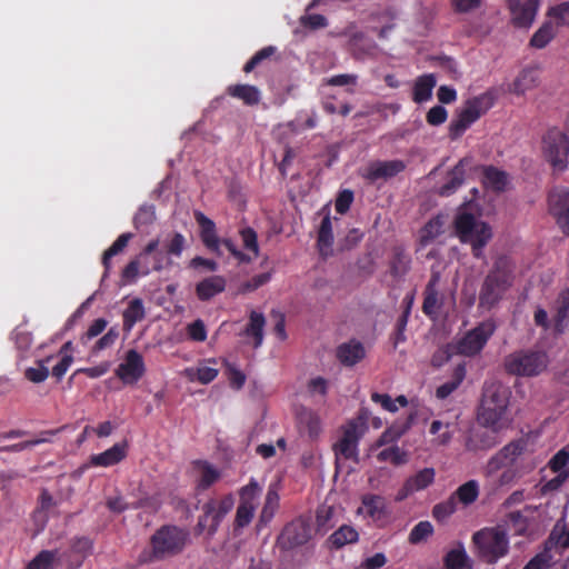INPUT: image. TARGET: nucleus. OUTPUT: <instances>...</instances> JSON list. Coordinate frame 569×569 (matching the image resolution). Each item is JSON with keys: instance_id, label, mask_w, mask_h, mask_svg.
I'll return each mask as SVG.
<instances>
[{"instance_id": "nucleus-17", "label": "nucleus", "mask_w": 569, "mask_h": 569, "mask_svg": "<svg viewBox=\"0 0 569 569\" xmlns=\"http://www.w3.org/2000/svg\"><path fill=\"white\" fill-rule=\"evenodd\" d=\"M539 2L540 0H507L512 24L517 28H529L537 14Z\"/></svg>"}, {"instance_id": "nucleus-14", "label": "nucleus", "mask_w": 569, "mask_h": 569, "mask_svg": "<svg viewBox=\"0 0 569 569\" xmlns=\"http://www.w3.org/2000/svg\"><path fill=\"white\" fill-rule=\"evenodd\" d=\"M159 243V239L150 240L142 251L123 268L121 272L123 283H133L139 276H148L151 272L149 257Z\"/></svg>"}, {"instance_id": "nucleus-11", "label": "nucleus", "mask_w": 569, "mask_h": 569, "mask_svg": "<svg viewBox=\"0 0 569 569\" xmlns=\"http://www.w3.org/2000/svg\"><path fill=\"white\" fill-rule=\"evenodd\" d=\"M234 498L231 493L223 496L220 500H209L202 506L203 515L199 517L197 528L199 532L208 531L209 536H213L222 519L232 510Z\"/></svg>"}, {"instance_id": "nucleus-35", "label": "nucleus", "mask_w": 569, "mask_h": 569, "mask_svg": "<svg viewBox=\"0 0 569 569\" xmlns=\"http://www.w3.org/2000/svg\"><path fill=\"white\" fill-rule=\"evenodd\" d=\"M194 467L200 470L199 488L208 489L220 478V471L204 460L194 461Z\"/></svg>"}, {"instance_id": "nucleus-21", "label": "nucleus", "mask_w": 569, "mask_h": 569, "mask_svg": "<svg viewBox=\"0 0 569 569\" xmlns=\"http://www.w3.org/2000/svg\"><path fill=\"white\" fill-rule=\"evenodd\" d=\"M128 455L127 441L114 443L111 448L90 456L89 463L93 467H112L121 462Z\"/></svg>"}, {"instance_id": "nucleus-64", "label": "nucleus", "mask_w": 569, "mask_h": 569, "mask_svg": "<svg viewBox=\"0 0 569 569\" xmlns=\"http://www.w3.org/2000/svg\"><path fill=\"white\" fill-rule=\"evenodd\" d=\"M12 338L14 340V343L19 350L26 351L28 350L32 345V335L21 328H16L12 332Z\"/></svg>"}, {"instance_id": "nucleus-9", "label": "nucleus", "mask_w": 569, "mask_h": 569, "mask_svg": "<svg viewBox=\"0 0 569 569\" xmlns=\"http://www.w3.org/2000/svg\"><path fill=\"white\" fill-rule=\"evenodd\" d=\"M542 154L555 169H566L569 154V139L566 132L556 127L550 128L542 137Z\"/></svg>"}, {"instance_id": "nucleus-10", "label": "nucleus", "mask_w": 569, "mask_h": 569, "mask_svg": "<svg viewBox=\"0 0 569 569\" xmlns=\"http://www.w3.org/2000/svg\"><path fill=\"white\" fill-rule=\"evenodd\" d=\"M493 99L488 94H482L468 99L463 109L459 112L458 119L452 121L449 126V137L456 140L462 132L476 120L480 118L491 106Z\"/></svg>"}, {"instance_id": "nucleus-48", "label": "nucleus", "mask_w": 569, "mask_h": 569, "mask_svg": "<svg viewBox=\"0 0 569 569\" xmlns=\"http://www.w3.org/2000/svg\"><path fill=\"white\" fill-rule=\"evenodd\" d=\"M317 242L321 251L333 243L332 223L329 214L325 216L321 220Z\"/></svg>"}, {"instance_id": "nucleus-2", "label": "nucleus", "mask_w": 569, "mask_h": 569, "mask_svg": "<svg viewBox=\"0 0 569 569\" xmlns=\"http://www.w3.org/2000/svg\"><path fill=\"white\" fill-rule=\"evenodd\" d=\"M509 389L500 381H492L485 386L480 408L478 410V422L485 426H496L506 422L505 415L508 408Z\"/></svg>"}, {"instance_id": "nucleus-19", "label": "nucleus", "mask_w": 569, "mask_h": 569, "mask_svg": "<svg viewBox=\"0 0 569 569\" xmlns=\"http://www.w3.org/2000/svg\"><path fill=\"white\" fill-rule=\"evenodd\" d=\"M296 423L300 435H307L310 440H316L321 432L319 415L310 408L300 406L296 409Z\"/></svg>"}, {"instance_id": "nucleus-52", "label": "nucleus", "mask_w": 569, "mask_h": 569, "mask_svg": "<svg viewBox=\"0 0 569 569\" xmlns=\"http://www.w3.org/2000/svg\"><path fill=\"white\" fill-rule=\"evenodd\" d=\"M410 268V258L403 249L393 248V277L403 276Z\"/></svg>"}, {"instance_id": "nucleus-55", "label": "nucleus", "mask_w": 569, "mask_h": 569, "mask_svg": "<svg viewBox=\"0 0 569 569\" xmlns=\"http://www.w3.org/2000/svg\"><path fill=\"white\" fill-rule=\"evenodd\" d=\"M276 52V48L272 46H268L257 51L243 66V71L246 73L251 72L257 66H259L263 60L270 58Z\"/></svg>"}, {"instance_id": "nucleus-51", "label": "nucleus", "mask_w": 569, "mask_h": 569, "mask_svg": "<svg viewBox=\"0 0 569 569\" xmlns=\"http://www.w3.org/2000/svg\"><path fill=\"white\" fill-rule=\"evenodd\" d=\"M243 247L246 250L251 251L254 257L259 256L260 249L258 244L257 232L251 227H246L239 230Z\"/></svg>"}, {"instance_id": "nucleus-34", "label": "nucleus", "mask_w": 569, "mask_h": 569, "mask_svg": "<svg viewBox=\"0 0 569 569\" xmlns=\"http://www.w3.org/2000/svg\"><path fill=\"white\" fill-rule=\"evenodd\" d=\"M465 161L461 159L449 172L448 181L440 188L439 193L441 196H448L460 187L465 180Z\"/></svg>"}, {"instance_id": "nucleus-41", "label": "nucleus", "mask_w": 569, "mask_h": 569, "mask_svg": "<svg viewBox=\"0 0 569 569\" xmlns=\"http://www.w3.org/2000/svg\"><path fill=\"white\" fill-rule=\"evenodd\" d=\"M261 487L254 478H251L249 482L240 488L239 498L241 506L257 507L256 501L260 496Z\"/></svg>"}, {"instance_id": "nucleus-56", "label": "nucleus", "mask_w": 569, "mask_h": 569, "mask_svg": "<svg viewBox=\"0 0 569 569\" xmlns=\"http://www.w3.org/2000/svg\"><path fill=\"white\" fill-rule=\"evenodd\" d=\"M457 501L455 500V496H451L448 500L436 505L432 509V516L438 521H443L450 515L456 511Z\"/></svg>"}, {"instance_id": "nucleus-1", "label": "nucleus", "mask_w": 569, "mask_h": 569, "mask_svg": "<svg viewBox=\"0 0 569 569\" xmlns=\"http://www.w3.org/2000/svg\"><path fill=\"white\" fill-rule=\"evenodd\" d=\"M468 203H463L453 220L455 233L463 243H470L476 258L482 256V248L492 238L489 223L479 220L473 213L466 211Z\"/></svg>"}, {"instance_id": "nucleus-31", "label": "nucleus", "mask_w": 569, "mask_h": 569, "mask_svg": "<svg viewBox=\"0 0 569 569\" xmlns=\"http://www.w3.org/2000/svg\"><path fill=\"white\" fill-rule=\"evenodd\" d=\"M437 83L435 74H423L419 77L413 86L412 99L417 103L425 102L431 98L432 89Z\"/></svg>"}, {"instance_id": "nucleus-25", "label": "nucleus", "mask_w": 569, "mask_h": 569, "mask_svg": "<svg viewBox=\"0 0 569 569\" xmlns=\"http://www.w3.org/2000/svg\"><path fill=\"white\" fill-rule=\"evenodd\" d=\"M365 357V348L361 342L351 340L342 343L337 349V358L345 366H353Z\"/></svg>"}, {"instance_id": "nucleus-44", "label": "nucleus", "mask_w": 569, "mask_h": 569, "mask_svg": "<svg viewBox=\"0 0 569 569\" xmlns=\"http://www.w3.org/2000/svg\"><path fill=\"white\" fill-rule=\"evenodd\" d=\"M478 495V483L475 480H469L460 486L452 496L456 501L458 499L461 503L469 506L477 500Z\"/></svg>"}, {"instance_id": "nucleus-7", "label": "nucleus", "mask_w": 569, "mask_h": 569, "mask_svg": "<svg viewBox=\"0 0 569 569\" xmlns=\"http://www.w3.org/2000/svg\"><path fill=\"white\" fill-rule=\"evenodd\" d=\"M472 542L478 557L490 565L503 557L509 549L507 535L499 528H485L477 531L472 536Z\"/></svg>"}, {"instance_id": "nucleus-22", "label": "nucleus", "mask_w": 569, "mask_h": 569, "mask_svg": "<svg viewBox=\"0 0 569 569\" xmlns=\"http://www.w3.org/2000/svg\"><path fill=\"white\" fill-rule=\"evenodd\" d=\"M361 177L370 184H377L391 177V161H370L361 169Z\"/></svg>"}, {"instance_id": "nucleus-46", "label": "nucleus", "mask_w": 569, "mask_h": 569, "mask_svg": "<svg viewBox=\"0 0 569 569\" xmlns=\"http://www.w3.org/2000/svg\"><path fill=\"white\" fill-rule=\"evenodd\" d=\"M443 220L441 216H437L429 220L420 231V243L427 244L441 233Z\"/></svg>"}, {"instance_id": "nucleus-24", "label": "nucleus", "mask_w": 569, "mask_h": 569, "mask_svg": "<svg viewBox=\"0 0 569 569\" xmlns=\"http://www.w3.org/2000/svg\"><path fill=\"white\" fill-rule=\"evenodd\" d=\"M358 511L373 521H380L386 515V500L379 495H365Z\"/></svg>"}, {"instance_id": "nucleus-28", "label": "nucleus", "mask_w": 569, "mask_h": 569, "mask_svg": "<svg viewBox=\"0 0 569 569\" xmlns=\"http://www.w3.org/2000/svg\"><path fill=\"white\" fill-rule=\"evenodd\" d=\"M358 539L359 533L352 526L342 525L329 536L327 542L330 548L340 549L349 543L357 542Z\"/></svg>"}, {"instance_id": "nucleus-42", "label": "nucleus", "mask_w": 569, "mask_h": 569, "mask_svg": "<svg viewBox=\"0 0 569 569\" xmlns=\"http://www.w3.org/2000/svg\"><path fill=\"white\" fill-rule=\"evenodd\" d=\"M279 500L280 497L277 489L269 487L261 510L260 521L269 522L274 517V513L279 508Z\"/></svg>"}, {"instance_id": "nucleus-26", "label": "nucleus", "mask_w": 569, "mask_h": 569, "mask_svg": "<svg viewBox=\"0 0 569 569\" xmlns=\"http://www.w3.org/2000/svg\"><path fill=\"white\" fill-rule=\"evenodd\" d=\"M227 93L250 107L257 106L261 100L260 90L251 84H230L227 88Z\"/></svg>"}, {"instance_id": "nucleus-53", "label": "nucleus", "mask_w": 569, "mask_h": 569, "mask_svg": "<svg viewBox=\"0 0 569 569\" xmlns=\"http://www.w3.org/2000/svg\"><path fill=\"white\" fill-rule=\"evenodd\" d=\"M271 279V272H263L253 276L251 279L244 281L240 284L238 292L239 293H248L257 290L258 288L268 283Z\"/></svg>"}, {"instance_id": "nucleus-58", "label": "nucleus", "mask_w": 569, "mask_h": 569, "mask_svg": "<svg viewBox=\"0 0 569 569\" xmlns=\"http://www.w3.org/2000/svg\"><path fill=\"white\" fill-rule=\"evenodd\" d=\"M186 246V238L180 232H174L164 244V251L170 257H180Z\"/></svg>"}, {"instance_id": "nucleus-61", "label": "nucleus", "mask_w": 569, "mask_h": 569, "mask_svg": "<svg viewBox=\"0 0 569 569\" xmlns=\"http://www.w3.org/2000/svg\"><path fill=\"white\" fill-rule=\"evenodd\" d=\"M432 532V525L429 521H421L411 531L409 541L411 543H419L426 540Z\"/></svg>"}, {"instance_id": "nucleus-59", "label": "nucleus", "mask_w": 569, "mask_h": 569, "mask_svg": "<svg viewBox=\"0 0 569 569\" xmlns=\"http://www.w3.org/2000/svg\"><path fill=\"white\" fill-rule=\"evenodd\" d=\"M187 335L190 340L196 342H203L207 339L208 332L204 322L197 319L187 326Z\"/></svg>"}, {"instance_id": "nucleus-32", "label": "nucleus", "mask_w": 569, "mask_h": 569, "mask_svg": "<svg viewBox=\"0 0 569 569\" xmlns=\"http://www.w3.org/2000/svg\"><path fill=\"white\" fill-rule=\"evenodd\" d=\"M144 315L142 300L139 298L132 299L123 311V330L130 332L133 326L144 318Z\"/></svg>"}, {"instance_id": "nucleus-36", "label": "nucleus", "mask_w": 569, "mask_h": 569, "mask_svg": "<svg viewBox=\"0 0 569 569\" xmlns=\"http://www.w3.org/2000/svg\"><path fill=\"white\" fill-rule=\"evenodd\" d=\"M132 238H133V234L131 232L121 233L116 239V241L103 252L102 264L104 267L106 273L109 271V269L111 267V263H110L111 258L119 254L120 252H122Z\"/></svg>"}, {"instance_id": "nucleus-45", "label": "nucleus", "mask_w": 569, "mask_h": 569, "mask_svg": "<svg viewBox=\"0 0 569 569\" xmlns=\"http://www.w3.org/2000/svg\"><path fill=\"white\" fill-rule=\"evenodd\" d=\"M555 38L553 24L546 21L532 36L530 46L537 49L545 48Z\"/></svg>"}, {"instance_id": "nucleus-12", "label": "nucleus", "mask_w": 569, "mask_h": 569, "mask_svg": "<svg viewBox=\"0 0 569 569\" xmlns=\"http://www.w3.org/2000/svg\"><path fill=\"white\" fill-rule=\"evenodd\" d=\"M310 538V525L306 519L299 517L283 527L277 539V543L281 550L288 551L303 546Z\"/></svg>"}, {"instance_id": "nucleus-20", "label": "nucleus", "mask_w": 569, "mask_h": 569, "mask_svg": "<svg viewBox=\"0 0 569 569\" xmlns=\"http://www.w3.org/2000/svg\"><path fill=\"white\" fill-rule=\"evenodd\" d=\"M435 469L425 468L415 476L409 477L402 488L398 491L396 500L401 501L415 491L426 489L435 480Z\"/></svg>"}, {"instance_id": "nucleus-27", "label": "nucleus", "mask_w": 569, "mask_h": 569, "mask_svg": "<svg viewBox=\"0 0 569 569\" xmlns=\"http://www.w3.org/2000/svg\"><path fill=\"white\" fill-rule=\"evenodd\" d=\"M266 326V318L262 313L252 310L249 315V322L247 323L243 333L253 339V347L259 348L263 341V329Z\"/></svg>"}, {"instance_id": "nucleus-47", "label": "nucleus", "mask_w": 569, "mask_h": 569, "mask_svg": "<svg viewBox=\"0 0 569 569\" xmlns=\"http://www.w3.org/2000/svg\"><path fill=\"white\" fill-rule=\"evenodd\" d=\"M57 555V550H42L28 563L27 569H53Z\"/></svg>"}, {"instance_id": "nucleus-5", "label": "nucleus", "mask_w": 569, "mask_h": 569, "mask_svg": "<svg viewBox=\"0 0 569 569\" xmlns=\"http://www.w3.org/2000/svg\"><path fill=\"white\" fill-rule=\"evenodd\" d=\"M194 219L200 228V239L203 246L218 257L222 256L220 247L223 246L230 254L240 263L251 262V257L238 249L230 238L220 239L217 233L216 223L201 211L194 212Z\"/></svg>"}, {"instance_id": "nucleus-16", "label": "nucleus", "mask_w": 569, "mask_h": 569, "mask_svg": "<svg viewBox=\"0 0 569 569\" xmlns=\"http://www.w3.org/2000/svg\"><path fill=\"white\" fill-rule=\"evenodd\" d=\"M114 373L124 385L137 383L146 373L143 357L136 349H129Z\"/></svg>"}, {"instance_id": "nucleus-18", "label": "nucleus", "mask_w": 569, "mask_h": 569, "mask_svg": "<svg viewBox=\"0 0 569 569\" xmlns=\"http://www.w3.org/2000/svg\"><path fill=\"white\" fill-rule=\"evenodd\" d=\"M549 212L556 219L558 227L569 237V191L549 194Z\"/></svg>"}, {"instance_id": "nucleus-60", "label": "nucleus", "mask_w": 569, "mask_h": 569, "mask_svg": "<svg viewBox=\"0 0 569 569\" xmlns=\"http://www.w3.org/2000/svg\"><path fill=\"white\" fill-rule=\"evenodd\" d=\"M522 451V447L517 442H510L503 447L499 453L493 458V461L505 463L506 460L512 462Z\"/></svg>"}, {"instance_id": "nucleus-43", "label": "nucleus", "mask_w": 569, "mask_h": 569, "mask_svg": "<svg viewBox=\"0 0 569 569\" xmlns=\"http://www.w3.org/2000/svg\"><path fill=\"white\" fill-rule=\"evenodd\" d=\"M53 356H48L44 359L37 361V367L27 368L24 377L34 383L43 382L49 377V369L47 365L52 360Z\"/></svg>"}, {"instance_id": "nucleus-8", "label": "nucleus", "mask_w": 569, "mask_h": 569, "mask_svg": "<svg viewBox=\"0 0 569 569\" xmlns=\"http://www.w3.org/2000/svg\"><path fill=\"white\" fill-rule=\"evenodd\" d=\"M548 366V357L541 351H516L503 360V368L512 376L531 377L542 372Z\"/></svg>"}, {"instance_id": "nucleus-37", "label": "nucleus", "mask_w": 569, "mask_h": 569, "mask_svg": "<svg viewBox=\"0 0 569 569\" xmlns=\"http://www.w3.org/2000/svg\"><path fill=\"white\" fill-rule=\"evenodd\" d=\"M557 315L555 317V331L563 332V322L569 318V288L562 290L557 298Z\"/></svg>"}, {"instance_id": "nucleus-62", "label": "nucleus", "mask_w": 569, "mask_h": 569, "mask_svg": "<svg viewBox=\"0 0 569 569\" xmlns=\"http://www.w3.org/2000/svg\"><path fill=\"white\" fill-rule=\"evenodd\" d=\"M150 256H152L151 271L160 272L172 266L171 258L163 250H158L157 248Z\"/></svg>"}, {"instance_id": "nucleus-63", "label": "nucleus", "mask_w": 569, "mask_h": 569, "mask_svg": "<svg viewBox=\"0 0 569 569\" xmlns=\"http://www.w3.org/2000/svg\"><path fill=\"white\" fill-rule=\"evenodd\" d=\"M226 369L230 386L236 390H240L246 382V375L229 362H226Z\"/></svg>"}, {"instance_id": "nucleus-57", "label": "nucleus", "mask_w": 569, "mask_h": 569, "mask_svg": "<svg viewBox=\"0 0 569 569\" xmlns=\"http://www.w3.org/2000/svg\"><path fill=\"white\" fill-rule=\"evenodd\" d=\"M256 508L239 505L234 517V529H242L247 527L253 519Z\"/></svg>"}, {"instance_id": "nucleus-6", "label": "nucleus", "mask_w": 569, "mask_h": 569, "mask_svg": "<svg viewBox=\"0 0 569 569\" xmlns=\"http://www.w3.org/2000/svg\"><path fill=\"white\" fill-rule=\"evenodd\" d=\"M368 411L361 409L359 415L342 426V436L333 445L336 458L358 462V443L367 431Z\"/></svg>"}, {"instance_id": "nucleus-49", "label": "nucleus", "mask_w": 569, "mask_h": 569, "mask_svg": "<svg viewBox=\"0 0 569 569\" xmlns=\"http://www.w3.org/2000/svg\"><path fill=\"white\" fill-rule=\"evenodd\" d=\"M93 543L88 537L76 538L71 543V552L79 556L77 567H80L83 559L91 555Z\"/></svg>"}, {"instance_id": "nucleus-29", "label": "nucleus", "mask_w": 569, "mask_h": 569, "mask_svg": "<svg viewBox=\"0 0 569 569\" xmlns=\"http://www.w3.org/2000/svg\"><path fill=\"white\" fill-rule=\"evenodd\" d=\"M440 280L438 272L432 273L428 284L425 289V299L422 303V310L428 316L436 315L437 309L440 307L438 302V290L437 284Z\"/></svg>"}, {"instance_id": "nucleus-38", "label": "nucleus", "mask_w": 569, "mask_h": 569, "mask_svg": "<svg viewBox=\"0 0 569 569\" xmlns=\"http://www.w3.org/2000/svg\"><path fill=\"white\" fill-rule=\"evenodd\" d=\"M58 432H59V429L44 430V431L40 432V437H38V438H34V439H31V440H27V441H22V442H18V443H13V445H10V446H6L1 450L6 451V452H19V451L29 449L31 447L44 443V442H50V438L52 436L57 435Z\"/></svg>"}, {"instance_id": "nucleus-3", "label": "nucleus", "mask_w": 569, "mask_h": 569, "mask_svg": "<svg viewBox=\"0 0 569 569\" xmlns=\"http://www.w3.org/2000/svg\"><path fill=\"white\" fill-rule=\"evenodd\" d=\"M189 540V532L172 525L160 527L150 538L151 552L143 561L152 562L179 555Z\"/></svg>"}, {"instance_id": "nucleus-50", "label": "nucleus", "mask_w": 569, "mask_h": 569, "mask_svg": "<svg viewBox=\"0 0 569 569\" xmlns=\"http://www.w3.org/2000/svg\"><path fill=\"white\" fill-rule=\"evenodd\" d=\"M535 71L523 70L520 76L513 81L511 91L516 94H523L526 90L535 86Z\"/></svg>"}, {"instance_id": "nucleus-4", "label": "nucleus", "mask_w": 569, "mask_h": 569, "mask_svg": "<svg viewBox=\"0 0 569 569\" xmlns=\"http://www.w3.org/2000/svg\"><path fill=\"white\" fill-rule=\"evenodd\" d=\"M512 263L507 256H499L481 286L479 301L481 306H495L501 295L511 286Z\"/></svg>"}, {"instance_id": "nucleus-39", "label": "nucleus", "mask_w": 569, "mask_h": 569, "mask_svg": "<svg viewBox=\"0 0 569 569\" xmlns=\"http://www.w3.org/2000/svg\"><path fill=\"white\" fill-rule=\"evenodd\" d=\"M466 376V369L463 365H458L453 371L452 379L436 390V396L439 399H446L448 396H450L462 382Z\"/></svg>"}, {"instance_id": "nucleus-33", "label": "nucleus", "mask_w": 569, "mask_h": 569, "mask_svg": "<svg viewBox=\"0 0 569 569\" xmlns=\"http://www.w3.org/2000/svg\"><path fill=\"white\" fill-rule=\"evenodd\" d=\"M485 184L496 192H503L508 184L507 172L499 170L493 166L483 168Z\"/></svg>"}, {"instance_id": "nucleus-15", "label": "nucleus", "mask_w": 569, "mask_h": 569, "mask_svg": "<svg viewBox=\"0 0 569 569\" xmlns=\"http://www.w3.org/2000/svg\"><path fill=\"white\" fill-rule=\"evenodd\" d=\"M505 427H507L506 422H499L496 426L481 425L470 429L466 439V449L477 452L492 448L497 443V433Z\"/></svg>"}, {"instance_id": "nucleus-23", "label": "nucleus", "mask_w": 569, "mask_h": 569, "mask_svg": "<svg viewBox=\"0 0 569 569\" xmlns=\"http://www.w3.org/2000/svg\"><path fill=\"white\" fill-rule=\"evenodd\" d=\"M226 289V279L222 276L208 277L196 286V295L199 300L208 301L214 296L223 292Z\"/></svg>"}, {"instance_id": "nucleus-30", "label": "nucleus", "mask_w": 569, "mask_h": 569, "mask_svg": "<svg viewBox=\"0 0 569 569\" xmlns=\"http://www.w3.org/2000/svg\"><path fill=\"white\" fill-rule=\"evenodd\" d=\"M445 569H472V563L469 560L468 555L462 546L458 543V547L449 550L443 557Z\"/></svg>"}, {"instance_id": "nucleus-13", "label": "nucleus", "mask_w": 569, "mask_h": 569, "mask_svg": "<svg viewBox=\"0 0 569 569\" xmlns=\"http://www.w3.org/2000/svg\"><path fill=\"white\" fill-rule=\"evenodd\" d=\"M492 332V325L480 323L461 338L456 345H450L449 348H451L456 353L462 356H475L483 348Z\"/></svg>"}, {"instance_id": "nucleus-54", "label": "nucleus", "mask_w": 569, "mask_h": 569, "mask_svg": "<svg viewBox=\"0 0 569 569\" xmlns=\"http://www.w3.org/2000/svg\"><path fill=\"white\" fill-rule=\"evenodd\" d=\"M565 536V523L558 521L551 530L549 537L543 542V550L540 553L550 555V550L557 546H561V538Z\"/></svg>"}, {"instance_id": "nucleus-40", "label": "nucleus", "mask_w": 569, "mask_h": 569, "mask_svg": "<svg viewBox=\"0 0 569 569\" xmlns=\"http://www.w3.org/2000/svg\"><path fill=\"white\" fill-rule=\"evenodd\" d=\"M261 487L254 478H251L249 482L240 488L239 498L241 506L257 507L256 501L260 496Z\"/></svg>"}]
</instances>
